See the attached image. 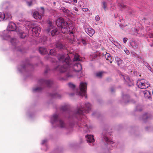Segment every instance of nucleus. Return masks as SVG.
Segmentation results:
<instances>
[{
  "mask_svg": "<svg viewBox=\"0 0 153 153\" xmlns=\"http://www.w3.org/2000/svg\"><path fill=\"white\" fill-rule=\"evenodd\" d=\"M137 85L138 87L141 89H146L150 86L149 82L144 79L138 81L137 82Z\"/></svg>",
  "mask_w": 153,
  "mask_h": 153,
  "instance_id": "obj_1",
  "label": "nucleus"
},
{
  "mask_svg": "<svg viewBox=\"0 0 153 153\" xmlns=\"http://www.w3.org/2000/svg\"><path fill=\"white\" fill-rule=\"evenodd\" d=\"M41 29L39 27L37 26L32 28V36L33 37L38 36L39 35V32Z\"/></svg>",
  "mask_w": 153,
  "mask_h": 153,
  "instance_id": "obj_2",
  "label": "nucleus"
},
{
  "mask_svg": "<svg viewBox=\"0 0 153 153\" xmlns=\"http://www.w3.org/2000/svg\"><path fill=\"white\" fill-rule=\"evenodd\" d=\"M87 84L86 83L81 82L79 85V88L82 95L85 96L86 92Z\"/></svg>",
  "mask_w": 153,
  "mask_h": 153,
  "instance_id": "obj_3",
  "label": "nucleus"
},
{
  "mask_svg": "<svg viewBox=\"0 0 153 153\" xmlns=\"http://www.w3.org/2000/svg\"><path fill=\"white\" fill-rule=\"evenodd\" d=\"M8 30L11 31H14L16 30V24L12 22L9 23L7 27Z\"/></svg>",
  "mask_w": 153,
  "mask_h": 153,
  "instance_id": "obj_4",
  "label": "nucleus"
},
{
  "mask_svg": "<svg viewBox=\"0 0 153 153\" xmlns=\"http://www.w3.org/2000/svg\"><path fill=\"white\" fill-rule=\"evenodd\" d=\"M64 22V19L62 18H60L58 19L56 21V24L57 26L60 27H62Z\"/></svg>",
  "mask_w": 153,
  "mask_h": 153,
  "instance_id": "obj_5",
  "label": "nucleus"
},
{
  "mask_svg": "<svg viewBox=\"0 0 153 153\" xmlns=\"http://www.w3.org/2000/svg\"><path fill=\"white\" fill-rule=\"evenodd\" d=\"M33 17L36 19L40 20L42 19L41 16L37 11H35L33 13Z\"/></svg>",
  "mask_w": 153,
  "mask_h": 153,
  "instance_id": "obj_6",
  "label": "nucleus"
},
{
  "mask_svg": "<svg viewBox=\"0 0 153 153\" xmlns=\"http://www.w3.org/2000/svg\"><path fill=\"white\" fill-rule=\"evenodd\" d=\"M74 68L76 71L79 72L82 69V65L79 63L75 64L74 65Z\"/></svg>",
  "mask_w": 153,
  "mask_h": 153,
  "instance_id": "obj_7",
  "label": "nucleus"
},
{
  "mask_svg": "<svg viewBox=\"0 0 153 153\" xmlns=\"http://www.w3.org/2000/svg\"><path fill=\"white\" fill-rule=\"evenodd\" d=\"M94 30L92 28H88L87 29V33L90 36H92L95 33Z\"/></svg>",
  "mask_w": 153,
  "mask_h": 153,
  "instance_id": "obj_8",
  "label": "nucleus"
},
{
  "mask_svg": "<svg viewBox=\"0 0 153 153\" xmlns=\"http://www.w3.org/2000/svg\"><path fill=\"white\" fill-rule=\"evenodd\" d=\"M144 96L145 98H149L151 96V93L150 91L145 90L143 92Z\"/></svg>",
  "mask_w": 153,
  "mask_h": 153,
  "instance_id": "obj_9",
  "label": "nucleus"
},
{
  "mask_svg": "<svg viewBox=\"0 0 153 153\" xmlns=\"http://www.w3.org/2000/svg\"><path fill=\"white\" fill-rule=\"evenodd\" d=\"M105 57L106 59L110 63H111L112 62V60L111 59L110 55L109 53H107L105 55Z\"/></svg>",
  "mask_w": 153,
  "mask_h": 153,
  "instance_id": "obj_10",
  "label": "nucleus"
},
{
  "mask_svg": "<svg viewBox=\"0 0 153 153\" xmlns=\"http://www.w3.org/2000/svg\"><path fill=\"white\" fill-rule=\"evenodd\" d=\"M88 138L87 141L90 143L94 142V139L93 135H88L87 136Z\"/></svg>",
  "mask_w": 153,
  "mask_h": 153,
  "instance_id": "obj_11",
  "label": "nucleus"
},
{
  "mask_svg": "<svg viewBox=\"0 0 153 153\" xmlns=\"http://www.w3.org/2000/svg\"><path fill=\"white\" fill-rule=\"evenodd\" d=\"M150 117V115L149 114L147 113H145L142 116V118L143 120L144 121L148 119Z\"/></svg>",
  "mask_w": 153,
  "mask_h": 153,
  "instance_id": "obj_12",
  "label": "nucleus"
},
{
  "mask_svg": "<svg viewBox=\"0 0 153 153\" xmlns=\"http://www.w3.org/2000/svg\"><path fill=\"white\" fill-rule=\"evenodd\" d=\"M61 31L62 33L64 34H66L68 33L69 32V30L66 27H61Z\"/></svg>",
  "mask_w": 153,
  "mask_h": 153,
  "instance_id": "obj_13",
  "label": "nucleus"
},
{
  "mask_svg": "<svg viewBox=\"0 0 153 153\" xmlns=\"http://www.w3.org/2000/svg\"><path fill=\"white\" fill-rule=\"evenodd\" d=\"M61 10L64 13L67 14H68L70 13V11L68 9H66L64 7H62L61 8Z\"/></svg>",
  "mask_w": 153,
  "mask_h": 153,
  "instance_id": "obj_14",
  "label": "nucleus"
},
{
  "mask_svg": "<svg viewBox=\"0 0 153 153\" xmlns=\"http://www.w3.org/2000/svg\"><path fill=\"white\" fill-rule=\"evenodd\" d=\"M116 63L118 66H120L122 63V60L120 58H117L116 59Z\"/></svg>",
  "mask_w": 153,
  "mask_h": 153,
  "instance_id": "obj_15",
  "label": "nucleus"
},
{
  "mask_svg": "<svg viewBox=\"0 0 153 153\" xmlns=\"http://www.w3.org/2000/svg\"><path fill=\"white\" fill-rule=\"evenodd\" d=\"M5 18V15L3 13H0V21H3Z\"/></svg>",
  "mask_w": 153,
  "mask_h": 153,
  "instance_id": "obj_16",
  "label": "nucleus"
},
{
  "mask_svg": "<svg viewBox=\"0 0 153 153\" xmlns=\"http://www.w3.org/2000/svg\"><path fill=\"white\" fill-rule=\"evenodd\" d=\"M5 15V18L6 19H11L12 16L11 15L10 13H7Z\"/></svg>",
  "mask_w": 153,
  "mask_h": 153,
  "instance_id": "obj_17",
  "label": "nucleus"
},
{
  "mask_svg": "<svg viewBox=\"0 0 153 153\" xmlns=\"http://www.w3.org/2000/svg\"><path fill=\"white\" fill-rule=\"evenodd\" d=\"M46 50L45 49H43V48H40L39 49V51L41 54H44L46 52Z\"/></svg>",
  "mask_w": 153,
  "mask_h": 153,
  "instance_id": "obj_18",
  "label": "nucleus"
},
{
  "mask_svg": "<svg viewBox=\"0 0 153 153\" xmlns=\"http://www.w3.org/2000/svg\"><path fill=\"white\" fill-rule=\"evenodd\" d=\"M49 26V29L48 28L46 30V31L48 32H49L50 31V29L52 28V23L51 22H49L48 23Z\"/></svg>",
  "mask_w": 153,
  "mask_h": 153,
  "instance_id": "obj_19",
  "label": "nucleus"
},
{
  "mask_svg": "<svg viewBox=\"0 0 153 153\" xmlns=\"http://www.w3.org/2000/svg\"><path fill=\"white\" fill-rule=\"evenodd\" d=\"M103 72L101 71L97 73L96 74V76L99 77H102Z\"/></svg>",
  "mask_w": 153,
  "mask_h": 153,
  "instance_id": "obj_20",
  "label": "nucleus"
},
{
  "mask_svg": "<svg viewBox=\"0 0 153 153\" xmlns=\"http://www.w3.org/2000/svg\"><path fill=\"white\" fill-rule=\"evenodd\" d=\"M56 53V51L54 49H51L50 51V54L51 55H54Z\"/></svg>",
  "mask_w": 153,
  "mask_h": 153,
  "instance_id": "obj_21",
  "label": "nucleus"
},
{
  "mask_svg": "<svg viewBox=\"0 0 153 153\" xmlns=\"http://www.w3.org/2000/svg\"><path fill=\"white\" fill-rule=\"evenodd\" d=\"M57 30L56 29H54L51 31V34L52 36H54L57 32Z\"/></svg>",
  "mask_w": 153,
  "mask_h": 153,
  "instance_id": "obj_22",
  "label": "nucleus"
},
{
  "mask_svg": "<svg viewBox=\"0 0 153 153\" xmlns=\"http://www.w3.org/2000/svg\"><path fill=\"white\" fill-rule=\"evenodd\" d=\"M68 85L70 88H74L75 87V86L74 85V84H73L72 83H69Z\"/></svg>",
  "mask_w": 153,
  "mask_h": 153,
  "instance_id": "obj_23",
  "label": "nucleus"
},
{
  "mask_svg": "<svg viewBox=\"0 0 153 153\" xmlns=\"http://www.w3.org/2000/svg\"><path fill=\"white\" fill-rule=\"evenodd\" d=\"M79 5L80 7H82L84 5V3L82 1L79 2Z\"/></svg>",
  "mask_w": 153,
  "mask_h": 153,
  "instance_id": "obj_24",
  "label": "nucleus"
},
{
  "mask_svg": "<svg viewBox=\"0 0 153 153\" xmlns=\"http://www.w3.org/2000/svg\"><path fill=\"white\" fill-rule=\"evenodd\" d=\"M20 37L22 38H24L26 36V35L25 34H24V35H23L22 34H20Z\"/></svg>",
  "mask_w": 153,
  "mask_h": 153,
  "instance_id": "obj_25",
  "label": "nucleus"
},
{
  "mask_svg": "<svg viewBox=\"0 0 153 153\" xmlns=\"http://www.w3.org/2000/svg\"><path fill=\"white\" fill-rule=\"evenodd\" d=\"M95 19L96 21H99L100 19V17L99 16H96Z\"/></svg>",
  "mask_w": 153,
  "mask_h": 153,
  "instance_id": "obj_26",
  "label": "nucleus"
},
{
  "mask_svg": "<svg viewBox=\"0 0 153 153\" xmlns=\"http://www.w3.org/2000/svg\"><path fill=\"white\" fill-rule=\"evenodd\" d=\"M79 58V56H75L74 58V61H76L78 60Z\"/></svg>",
  "mask_w": 153,
  "mask_h": 153,
  "instance_id": "obj_27",
  "label": "nucleus"
},
{
  "mask_svg": "<svg viewBox=\"0 0 153 153\" xmlns=\"http://www.w3.org/2000/svg\"><path fill=\"white\" fill-rule=\"evenodd\" d=\"M128 40V39L127 38H124L123 39V41L124 43H126Z\"/></svg>",
  "mask_w": 153,
  "mask_h": 153,
  "instance_id": "obj_28",
  "label": "nucleus"
},
{
  "mask_svg": "<svg viewBox=\"0 0 153 153\" xmlns=\"http://www.w3.org/2000/svg\"><path fill=\"white\" fill-rule=\"evenodd\" d=\"M102 3L103 6V8L105 9L106 8L105 3V2H103Z\"/></svg>",
  "mask_w": 153,
  "mask_h": 153,
  "instance_id": "obj_29",
  "label": "nucleus"
},
{
  "mask_svg": "<svg viewBox=\"0 0 153 153\" xmlns=\"http://www.w3.org/2000/svg\"><path fill=\"white\" fill-rule=\"evenodd\" d=\"M82 10L86 12L88 11V9L87 8H82Z\"/></svg>",
  "mask_w": 153,
  "mask_h": 153,
  "instance_id": "obj_30",
  "label": "nucleus"
},
{
  "mask_svg": "<svg viewBox=\"0 0 153 153\" xmlns=\"http://www.w3.org/2000/svg\"><path fill=\"white\" fill-rule=\"evenodd\" d=\"M125 52L127 54V55H128L129 54V51H128L127 50H126V51H125Z\"/></svg>",
  "mask_w": 153,
  "mask_h": 153,
  "instance_id": "obj_31",
  "label": "nucleus"
},
{
  "mask_svg": "<svg viewBox=\"0 0 153 153\" xmlns=\"http://www.w3.org/2000/svg\"><path fill=\"white\" fill-rule=\"evenodd\" d=\"M74 9L76 11H78V10L76 7H74Z\"/></svg>",
  "mask_w": 153,
  "mask_h": 153,
  "instance_id": "obj_32",
  "label": "nucleus"
},
{
  "mask_svg": "<svg viewBox=\"0 0 153 153\" xmlns=\"http://www.w3.org/2000/svg\"><path fill=\"white\" fill-rule=\"evenodd\" d=\"M28 3L29 5V6H30L32 4V1H30V2H28Z\"/></svg>",
  "mask_w": 153,
  "mask_h": 153,
  "instance_id": "obj_33",
  "label": "nucleus"
},
{
  "mask_svg": "<svg viewBox=\"0 0 153 153\" xmlns=\"http://www.w3.org/2000/svg\"><path fill=\"white\" fill-rule=\"evenodd\" d=\"M73 1L75 3H76L77 2V0H73Z\"/></svg>",
  "mask_w": 153,
  "mask_h": 153,
  "instance_id": "obj_34",
  "label": "nucleus"
},
{
  "mask_svg": "<svg viewBox=\"0 0 153 153\" xmlns=\"http://www.w3.org/2000/svg\"><path fill=\"white\" fill-rule=\"evenodd\" d=\"M42 9H43V10L44 11V9L43 8H42Z\"/></svg>",
  "mask_w": 153,
  "mask_h": 153,
  "instance_id": "obj_35",
  "label": "nucleus"
},
{
  "mask_svg": "<svg viewBox=\"0 0 153 153\" xmlns=\"http://www.w3.org/2000/svg\"><path fill=\"white\" fill-rule=\"evenodd\" d=\"M79 113H80V114H81V112H79Z\"/></svg>",
  "mask_w": 153,
  "mask_h": 153,
  "instance_id": "obj_36",
  "label": "nucleus"
},
{
  "mask_svg": "<svg viewBox=\"0 0 153 153\" xmlns=\"http://www.w3.org/2000/svg\"><path fill=\"white\" fill-rule=\"evenodd\" d=\"M66 24H68V23H67V22H66Z\"/></svg>",
  "mask_w": 153,
  "mask_h": 153,
  "instance_id": "obj_37",
  "label": "nucleus"
}]
</instances>
